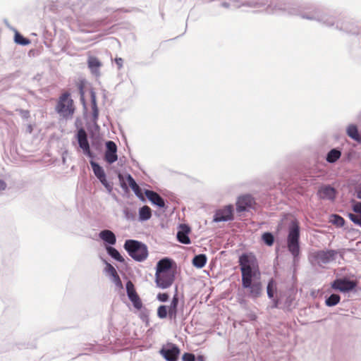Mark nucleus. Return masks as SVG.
Wrapping results in <instances>:
<instances>
[{
	"instance_id": "obj_34",
	"label": "nucleus",
	"mask_w": 361,
	"mask_h": 361,
	"mask_svg": "<svg viewBox=\"0 0 361 361\" xmlns=\"http://www.w3.org/2000/svg\"><path fill=\"white\" fill-rule=\"evenodd\" d=\"M262 240L264 242L269 246H271L273 245L274 238L273 235L271 233H264L262 235Z\"/></svg>"
},
{
	"instance_id": "obj_19",
	"label": "nucleus",
	"mask_w": 361,
	"mask_h": 361,
	"mask_svg": "<svg viewBox=\"0 0 361 361\" xmlns=\"http://www.w3.org/2000/svg\"><path fill=\"white\" fill-rule=\"evenodd\" d=\"M348 135L354 140L361 142V137L359 135L357 128L355 125H350L347 129Z\"/></svg>"
},
{
	"instance_id": "obj_36",
	"label": "nucleus",
	"mask_w": 361,
	"mask_h": 361,
	"mask_svg": "<svg viewBox=\"0 0 361 361\" xmlns=\"http://www.w3.org/2000/svg\"><path fill=\"white\" fill-rule=\"evenodd\" d=\"M168 310H169V319H175L176 318V315H177V306L171 304V305L169 307H168Z\"/></svg>"
},
{
	"instance_id": "obj_13",
	"label": "nucleus",
	"mask_w": 361,
	"mask_h": 361,
	"mask_svg": "<svg viewBox=\"0 0 361 361\" xmlns=\"http://www.w3.org/2000/svg\"><path fill=\"white\" fill-rule=\"evenodd\" d=\"M317 195L320 199L334 200L336 196V190L330 185L322 186L319 189Z\"/></svg>"
},
{
	"instance_id": "obj_42",
	"label": "nucleus",
	"mask_w": 361,
	"mask_h": 361,
	"mask_svg": "<svg viewBox=\"0 0 361 361\" xmlns=\"http://www.w3.org/2000/svg\"><path fill=\"white\" fill-rule=\"evenodd\" d=\"M171 304L174 305H176V306H177V307H178V298L177 294H176V295L173 297V299H172V301H171Z\"/></svg>"
},
{
	"instance_id": "obj_16",
	"label": "nucleus",
	"mask_w": 361,
	"mask_h": 361,
	"mask_svg": "<svg viewBox=\"0 0 361 361\" xmlns=\"http://www.w3.org/2000/svg\"><path fill=\"white\" fill-rule=\"evenodd\" d=\"M174 271L171 269V262L170 259H162L157 263L156 274Z\"/></svg>"
},
{
	"instance_id": "obj_4",
	"label": "nucleus",
	"mask_w": 361,
	"mask_h": 361,
	"mask_svg": "<svg viewBox=\"0 0 361 361\" xmlns=\"http://www.w3.org/2000/svg\"><path fill=\"white\" fill-rule=\"evenodd\" d=\"M300 226L297 220L291 221L288 228V234L287 237V247L288 251L295 257L300 253Z\"/></svg>"
},
{
	"instance_id": "obj_28",
	"label": "nucleus",
	"mask_w": 361,
	"mask_h": 361,
	"mask_svg": "<svg viewBox=\"0 0 361 361\" xmlns=\"http://www.w3.org/2000/svg\"><path fill=\"white\" fill-rule=\"evenodd\" d=\"M329 221L338 227H342L345 224L344 219L338 214L331 215Z\"/></svg>"
},
{
	"instance_id": "obj_45",
	"label": "nucleus",
	"mask_w": 361,
	"mask_h": 361,
	"mask_svg": "<svg viewBox=\"0 0 361 361\" xmlns=\"http://www.w3.org/2000/svg\"><path fill=\"white\" fill-rule=\"evenodd\" d=\"M356 196L358 199H361V186H359L355 190Z\"/></svg>"
},
{
	"instance_id": "obj_25",
	"label": "nucleus",
	"mask_w": 361,
	"mask_h": 361,
	"mask_svg": "<svg viewBox=\"0 0 361 361\" xmlns=\"http://www.w3.org/2000/svg\"><path fill=\"white\" fill-rule=\"evenodd\" d=\"M91 165L94 175L97 177L99 180L104 179V178L106 177V174L104 171V169L99 164L94 162H91Z\"/></svg>"
},
{
	"instance_id": "obj_48",
	"label": "nucleus",
	"mask_w": 361,
	"mask_h": 361,
	"mask_svg": "<svg viewBox=\"0 0 361 361\" xmlns=\"http://www.w3.org/2000/svg\"><path fill=\"white\" fill-rule=\"evenodd\" d=\"M28 131L29 133H31L32 131V126H28Z\"/></svg>"
},
{
	"instance_id": "obj_37",
	"label": "nucleus",
	"mask_w": 361,
	"mask_h": 361,
	"mask_svg": "<svg viewBox=\"0 0 361 361\" xmlns=\"http://www.w3.org/2000/svg\"><path fill=\"white\" fill-rule=\"evenodd\" d=\"M348 216L354 224L361 226V215L358 216L352 213H349Z\"/></svg>"
},
{
	"instance_id": "obj_10",
	"label": "nucleus",
	"mask_w": 361,
	"mask_h": 361,
	"mask_svg": "<svg viewBox=\"0 0 361 361\" xmlns=\"http://www.w3.org/2000/svg\"><path fill=\"white\" fill-rule=\"evenodd\" d=\"M233 208L232 205H227L222 209L216 211L214 221L216 222L227 221L232 220Z\"/></svg>"
},
{
	"instance_id": "obj_22",
	"label": "nucleus",
	"mask_w": 361,
	"mask_h": 361,
	"mask_svg": "<svg viewBox=\"0 0 361 361\" xmlns=\"http://www.w3.org/2000/svg\"><path fill=\"white\" fill-rule=\"evenodd\" d=\"M207 263V257L205 255L200 254L196 255L192 259V264L197 268H202Z\"/></svg>"
},
{
	"instance_id": "obj_9",
	"label": "nucleus",
	"mask_w": 361,
	"mask_h": 361,
	"mask_svg": "<svg viewBox=\"0 0 361 361\" xmlns=\"http://www.w3.org/2000/svg\"><path fill=\"white\" fill-rule=\"evenodd\" d=\"M104 159L110 164L117 161V146L114 142L109 140L106 142Z\"/></svg>"
},
{
	"instance_id": "obj_33",
	"label": "nucleus",
	"mask_w": 361,
	"mask_h": 361,
	"mask_svg": "<svg viewBox=\"0 0 361 361\" xmlns=\"http://www.w3.org/2000/svg\"><path fill=\"white\" fill-rule=\"evenodd\" d=\"M157 316L160 319H165L167 316L169 317L168 307L166 305H161L157 309Z\"/></svg>"
},
{
	"instance_id": "obj_18",
	"label": "nucleus",
	"mask_w": 361,
	"mask_h": 361,
	"mask_svg": "<svg viewBox=\"0 0 361 361\" xmlns=\"http://www.w3.org/2000/svg\"><path fill=\"white\" fill-rule=\"evenodd\" d=\"M87 64L89 68L94 73H98V70L102 66V63L95 56H89L87 60Z\"/></svg>"
},
{
	"instance_id": "obj_14",
	"label": "nucleus",
	"mask_w": 361,
	"mask_h": 361,
	"mask_svg": "<svg viewBox=\"0 0 361 361\" xmlns=\"http://www.w3.org/2000/svg\"><path fill=\"white\" fill-rule=\"evenodd\" d=\"M145 194L146 197L148 198V200L152 204L158 206L160 208H163L165 207V202L164 199L156 192L146 190Z\"/></svg>"
},
{
	"instance_id": "obj_2",
	"label": "nucleus",
	"mask_w": 361,
	"mask_h": 361,
	"mask_svg": "<svg viewBox=\"0 0 361 361\" xmlns=\"http://www.w3.org/2000/svg\"><path fill=\"white\" fill-rule=\"evenodd\" d=\"M56 111L64 118H71L75 113L74 102L68 92L62 93L57 101Z\"/></svg>"
},
{
	"instance_id": "obj_31",
	"label": "nucleus",
	"mask_w": 361,
	"mask_h": 361,
	"mask_svg": "<svg viewBox=\"0 0 361 361\" xmlns=\"http://www.w3.org/2000/svg\"><path fill=\"white\" fill-rule=\"evenodd\" d=\"M126 291L129 299L131 298H135V296L137 295L134 284L130 281H128L126 283Z\"/></svg>"
},
{
	"instance_id": "obj_7",
	"label": "nucleus",
	"mask_w": 361,
	"mask_h": 361,
	"mask_svg": "<svg viewBox=\"0 0 361 361\" xmlns=\"http://www.w3.org/2000/svg\"><path fill=\"white\" fill-rule=\"evenodd\" d=\"M336 255L334 250H319L312 253V257L319 264H327L332 261Z\"/></svg>"
},
{
	"instance_id": "obj_8",
	"label": "nucleus",
	"mask_w": 361,
	"mask_h": 361,
	"mask_svg": "<svg viewBox=\"0 0 361 361\" xmlns=\"http://www.w3.org/2000/svg\"><path fill=\"white\" fill-rule=\"evenodd\" d=\"M160 353L167 361H177L180 350L175 344L171 343L166 348H161Z\"/></svg>"
},
{
	"instance_id": "obj_41",
	"label": "nucleus",
	"mask_w": 361,
	"mask_h": 361,
	"mask_svg": "<svg viewBox=\"0 0 361 361\" xmlns=\"http://www.w3.org/2000/svg\"><path fill=\"white\" fill-rule=\"evenodd\" d=\"M100 182L102 183V185L110 192L112 190L111 185L109 184V183L107 181L106 177L104 178V179L99 180Z\"/></svg>"
},
{
	"instance_id": "obj_44",
	"label": "nucleus",
	"mask_w": 361,
	"mask_h": 361,
	"mask_svg": "<svg viewBox=\"0 0 361 361\" xmlns=\"http://www.w3.org/2000/svg\"><path fill=\"white\" fill-rule=\"evenodd\" d=\"M116 63L118 65V68H121L123 66V59L121 58H116L115 59Z\"/></svg>"
},
{
	"instance_id": "obj_17",
	"label": "nucleus",
	"mask_w": 361,
	"mask_h": 361,
	"mask_svg": "<svg viewBox=\"0 0 361 361\" xmlns=\"http://www.w3.org/2000/svg\"><path fill=\"white\" fill-rule=\"evenodd\" d=\"M99 237L105 242L111 245L116 243V239L114 233L109 230H104L99 233Z\"/></svg>"
},
{
	"instance_id": "obj_49",
	"label": "nucleus",
	"mask_w": 361,
	"mask_h": 361,
	"mask_svg": "<svg viewBox=\"0 0 361 361\" xmlns=\"http://www.w3.org/2000/svg\"><path fill=\"white\" fill-rule=\"evenodd\" d=\"M25 114H26L27 116H28L29 115V111H26Z\"/></svg>"
},
{
	"instance_id": "obj_5",
	"label": "nucleus",
	"mask_w": 361,
	"mask_h": 361,
	"mask_svg": "<svg viewBox=\"0 0 361 361\" xmlns=\"http://www.w3.org/2000/svg\"><path fill=\"white\" fill-rule=\"evenodd\" d=\"M175 280L174 271L158 273L155 274L157 286L162 289L169 288Z\"/></svg>"
},
{
	"instance_id": "obj_38",
	"label": "nucleus",
	"mask_w": 361,
	"mask_h": 361,
	"mask_svg": "<svg viewBox=\"0 0 361 361\" xmlns=\"http://www.w3.org/2000/svg\"><path fill=\"white\" fill-rule=\"evenodd\" d=\"M183 361H195V357L192 353H185L182 357Z\"/></svg>"
},
{
	"instance_id": "obj_40",
	"label": "nucleus",
	"mask_w": 361,
	"mask_h": 361,
	"mask_svg": "<svg viewBox=\"0 0 361 361\" xmlns=\"http://www.w3.org/2000/svg\"><path fill=\"white\" fill-rule=\"evenodd\" d=\"M157 298L161 302H166L169 299V295L166 293H160L157 295Z\"/></svg>"
},
{
	"instance_id": "obj_43",
	"label": "nucleus",
	"mask_w": 361,
	"mask_h": 361,
	"mask_svg": "<svg viewBox=\"0 0 361 361\" xmlns=\"http://www.w3.org/2000/svg\"><path fill=\"white\" fill-rule=\"evenodd\" d=\"M118 178H119V180L121 182L122 188L127 189L126 184L123 182V176L121 173L118 174Z\"/></svg>"
},
{
	"instance_id": "obj_29",
	"label": "nucleus",
	"mask_w": 361,
	"mask_h": 361,
	"mask_svg": "<svg viewBox=\"0 0 361 361\" xmlns=\"http://www.w3.org/2000/svg\"><path fill=\"white\" fill-rule=\"evenodd\" d=\"M341 297L337 294L331 295L325 301L326 306L332 307L339 303Z\"/></svg>"
},
{
	"instance_id": "obj_35",
	"label": "nucleus",
	"mask_w": 361,
	"mask_h": 361,
	"mask_svg": "<svg viewBox=\"0 0 361 361\" xmlns=\"http://www.w3.org/2000/svg\"><path fill=\"white\" fill-rule=\"evenodd\" d=\"M130 300L133 302L134 307L137 310H140L142 307V302L138 295L135 296V298H130Z\"/></svg>"
},
{
	"instance_id": "obj_46",
	"label": "nucleus",
	"mask_w": 361,
	"mask_h": 361,
	"mask_svg": "<svg viewBox=\"0 0 361 361\" xmlns=\"http://www.w3.org/2000/svg\"><path fill=\"white\" fill-rule=\"evenodd\" d=\"M6 187V183L4 180L0 179V190H5Z\"/></svg>"
},
{
	"instance_id": "obj_6",
	"label": "nucleus",
	"mask_w": 361,
	"mask_h": 361,
	"mask_svg": "<svg viewBox=\"0 0 361 361\" xmlns=\"http://www.w3.org/2000/svg\"><path fill=\"white\" fill-rule=\"evenodd\" d=\"M357 286L355 281H350L346 279H336L331 283V288L341 292H348L353 290Z\"/></svg>"
},
{
	"instance_id": "obj_21",
	"label": "nucleus",
	"mask_w": 361,
	"mask_h": 361,
	"mask_svg": "<svg viewBox=\"0 0 361 361\" xmlns=\"http://www.w3.org/2000/svg\"><path fill=\"white\" fill-rule=\"evenodd\" d=\"M91 103L92 109V120L96 122L99 117V109L97 104L96 95L93 92H91Z\"/></svg>"
},
{
	"instance_id": "obj_1",
	"label": "nucleus",
	"mask_w": 361,
	"mask_h": 361,
	"mask_svg": "<svg viewBox=\"0 0 361 361\" xmlns=\"http://www.w3.org/2000/svg\"><path fill=\"white\" fill-rule=\"evenodd\" d=\"M239 265L243 287L248 289L253 298L259 297L262 290V286L257 258L252 254H243L239 258Z\"/></svg>"
},
{
	"instance_id": "obj_39",
	"label": "nucleus",
	"mask_w": 361,
	"mask_h": 361,
	"mask_svg": "<svg viewBox=\"0 0 361 361\" xmlns=\"http://www.w3.org/2000/svg\"><path fill=\"white\" fill-rule=\"evenodd\" d=\"M353 210L357 214L361 215V202H357L353 205Z\"/></svg>"
},
{
	"instance_id": "obj_15",
	"label": "nucleus",
	"mask_w": 361,
	"mask_h": 361,
	"mask_svg": "<svg viewBox=\"0 0 361 361\" xmlns=\"http://www.w3.org/2000/svg\"><path fill=\"white\" fill-rule=\"evenodd\" d=\"M180 228L181 230L177 233L178 240L183 244H190V240L188 237V233L190 231V228L186 225H181Z\"/></svg>"
},
{
	"instance_id": "obj_27",
	"label": "nucleus",
	"mask_w": 361,
	"mask_h": 361,
	"mask_svg": "<svg viewBox=\"0 0 361 361\" xmlns=\"http://www.w3.org/2000/svg\"><path fill=\"white\" fill-rule=\"evenodd\" d=\"M126 179L128 183L129 186L132 188V190L134 191V192L137 195H140V188L139 185L136 183L134 178L130 174H128L126 176Z\"/></svg>"
},
{
	"instance_id": "obj_12",
	"label": "nucleus",
	"mask_w": 361,
	"mask_h": 361,
	"mask_svg": "<svg viewBox=\"0 0 361 361\" xmlns=\"http://www.w3.org/2000/svg\"><path fill=\"white\" fill-rule=\"evenodd\" d=\"M254 203V199L250 195H247L240 197L236 203L237 212L245 211L247 209L252 207Z\"/></svg>"
},
{
	"instance_id": "obj_11",
	"label": "nucleus",
	"mask_w": 361,
	"mask_h": 361,
	"mask_svg": "<svg viewBox=\"0 0 361 361\" xmlns=\"http://www.w3.org/2000/svg\"><path fill=\"white\" fill-rule=\"evenodd\" d=\"M77 139L80 147L82 149L85 154L92 157L90 145L87 140V135L83 128H80L78 131Z\"/></svg>"
},
{
	"instance_id": "obj_3",
	"label": "nucleus",
	"mask_w": 361,
	"mask_h": 361,
	"mask_svg": "<svg viewBox=\"0 0 361 361\" xmlns=\"http://www.w3.org/2000/svg\"><path fill=\"white\" fill-rule=\"evenodd\" d=\"M124 248L128 255L137 262L145 260L148 256L147 245L138 240H127L125 242Z\"/></svg>"
},
{
	"instance_id": "obj_23",
	"label": "nucleus",
	"mask_w": 361,
	"mask_h": 361,
	"mask_svg": "<svg viewBox=\"0 0 361 361\" xmlns=\"http://www.w3.org/2000/svg\"><path fill=\"white\" fill-rule=\"evenodd\" d=\"M106 271L114 278L117 284H121V281L116 269L111 264L106 263Z\"/></svg>"
},
{
	"instance_id": "obj_26",
	"label": "nucleus",
	"mask_w": 361,
	"mask_h": 361,
	"mask_svg": "<svg viewBox=\"0 0 361 361\" xmlns=\"http://www.w3.org/2000/svg\"><path fill=\"white\" fill-rule=\"evenodd\" d=\"M106 250L108 254L117 261L121 262H124V258L121 255V254L116 248L109 246L106 247Z\"/></svg>"
},
{
	"instance_id": "obj_32",
	"label": "nucleus",
	"mask_w": 361,
	"mask_h": 361,
	"mask_svg": "<svg viewBox=\"0 0 361 361\" xmlns=\"http://www.w3.org/2000/svg\"><path fill=\"white\" fill-rule=\"evenodd\" d=\"M15 42L21 45H27L30 43V39L25 38L19 32H16L14 37Z\"/></svg>"
},
{
	"instance_id": "obj_24",
	"label": "nucleus",
	"mask_w": 361,
	"mask_h": 361,
	"mask_svg": "<svg viewBox=\"0 0 361 361\" xmlns=\"http://www.w3.org/2000/svg\"><path fill=\"white\" fill-rule=\"evenodd\" d=\"M341 155V152L336 149H331L327 154L326 161L329 163H334Z\"/></svg>"
},
{
	"instance_id": "obj_30",
	"label": "nucleus",
	"mask_w": 361,
	"mask_h": 361,
	"mask_svg": "<svg viewBox=\"0 0 361 361\" xmlns=\"http://www.w3.org/2000/svg\"><path fill=\"white\" fill-rule=\"evenodd\" d=\"M276 290V281L271 279L269 280L267 285V295L269 298H272L274 297V294Z\"/></svg>"
},
{
	"instance_id": "obj_20",
	"label": "nucleus",
	"mask_w": 361,
	"mask_h": 361,
	"mask_svg": "<svg viewBox=\"0 0 361 361\" xmlns=\"http://www.w3.org/2000/svg\"><path fill=\"white\" fill-rule=\"evenodd\" d=\"M152 216V210L149 207L145 205L139 210V218L141 221H147Z\"/></svg>"
},
{
	"instance_id": "obj_47",
	"label": "nucleus",
	"mask_w": 361,
	"mask_h": 361,
	"mask_svg": "<svg viewBox=\"0 0 361 361\" xmlns=\"http://www.w3.org/2000/svg\"><path fill=\"white\" fill-rule=\"evenodd\" d=\"M197 361H204V359L203 356L200 355V356L197 357Z\"/></svg>"
}]
</instances>
